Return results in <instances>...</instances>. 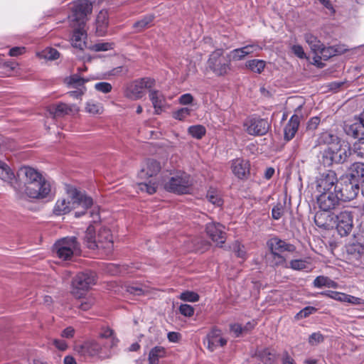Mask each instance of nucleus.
<instances>
[{
  "mask_svg": "<svg viewBox=\"0 0 364 364\" xmlns=\"http://www.w3.org/2000/svg\"><path fill=\"white\" fill-rule=\"evenodd\" d=\"M300 124V117L293 114L284 128V139L289 141L291 140L298 131Z\"/></svg>",
  "mask_w": 364,
  "mask_h": 364,
  "instance_id": "26",
  "label": "nucleus"
},
{
  "mask_svg": "<svg viewBox=\"0 0 364 364\" xmlns=\"http://www.w3.org/2000/svg\"><path fill=\"white\" fill-rule=\"evenodd\" d=\"M206 132L205 127L203 125H193L188 128V133L194 138L200 139Z\"/></svg>",
  "mask_w": 364,
  "mask_h": 364,
  "instance_id": "41",
  "label": "nucleus"
},
{
  "mask_svg": "<svg viewBox=\"0 0 364 364\" xmlns=\"http://www.w3.org/2000/svg\"><path fill=\"white\" fill-rule=\"evenodd\" d=\"M316 311V309L315 307L306 306L302 310H301L297 315L299 316L301 318H306Z\"/></svg>",
  "mask_w": 364,
  "mask_h": 364,
  "instance_id": "64",
  "label": "nucleus"
},
{
  "mask_svg": "<svg viewBox=\"0 0 364 364\" xmlns=\"http://www.w3.org/2000/svg\"><path fill=\"white\" fill-rule=\"evenodd\" d=\"M95 88L98 92L106 94V93H109L111 92V90L112 89V86L109 82H97L95 85Z\"/></svg>",
  "mask_w": 364,
  "mask_h": 364,
  "instance_id": "52",
  "label": "nucleus"
},
{
  "mask_svg": "<svg viewBox=\"0 0 364 364\" xmlns=\"http://www.w3.org/2000/svg\"><path fill=\"white\" fill-rule=\"evenodd\" d=\"M324 340L323 336L320 332H316L311 334L309 337V343L311 346H316L322 343Z\"/></svg>",
  "mask_w": 364,
  "mask_h": 364,
  "instance_id": "51",
  "label": "nucleus"
},
{
  "mask_svg": "<svg viewBox=\"0 0 364 364\" xmlns=\"http://www.w3.org/2000/svg\"><path fill=\"white\" fill-rule=\"evenodd\" d=\"M193 185V180L190 175L180 172L171 176L165 183L164 188L177 194L188 193Z\"/></svg>",
  "mask_w": 364,
  "mask_h": 364,
  "instance_id": "7",
  "label": "nucleus"
},
{
  "mask_svg": "<svg viewBox=\"0 0 364 364\" xmlns=\"http://www.w3.org/2000/svg\"><path fill=\"white\" fill-rule=\"evenodd\" d=\"M92 5L89 0H76L70 16L71 23L85 25L87 16L92 12Z\"/></svg>",
  "mask_w": 364,
  "mask_h": 364,
  "instance_id": "14",
  "label": "nucleus"
},
{
  "mask_svg": "<svg viewBox=\"0 0 364 364\" xmlns=\"http://www.w3.org/2000/svg\"><path fill=\"white\" fill-rule=\"evenodd\" d=\"M321 295L328 296L336 301H344L345 293L334 291H326L321 293Z\"/></svg>",
  "mask_w": 364,
  "mask_h": 364,
  "instance_id": "49",
  "label": "nucleus"
},
{
  "mask_svg": "<svg viewBox=\"0 0 364 364\" xmlns=\"http://www.w3.org/2000/svg\"><path fill=\"white\" fill-rule=\"evenodd\" d=\"M344 130L347 135L353 138H359L360 136L364 135V127L359 119L353 123L346 124L344 127Z\"/></svg>",
  "mask_w": 364,
  "mask_h": 364,
  "instance_id": "29",
  "label": "nucleus"
},
{
  "mask_svg": "<svg viewBox=\"0 0 364 364\" xmlns=\"http://www.w3.org/2000/svg\"><path fill=\"white\" fill-rule=\"evenodd\" d=\"M346 252L352 258L358 259L364 252V247L359 243H353L346 246Z\"/></svg>",
  "mask_w": 364,
  "mask_h": 364,
  "instance_id": "38",
  "label": "nucleus"
},
{
  "mask_svg": "<svg viewBox=\"0 0 364 364\" xmlns=\"http://www.w3.org/2000/svg\"><path fill=\"white\" fill-rule=\"evenodd\" d=\"M304 40L310 47L311 52L314 54L312 63L319 68L323 66L321 60H327L337 53L346 50V49L338 50L333 47H326L316 36L311 33L304 34Z\"/></svg>",
  "mask_w": 364,
  "mask_h": 364,
  "instance_id": "4",
  "label": "nucleus"
},
{
  "mask_svg": "<svg viewBox=\"0 0 364 364\" xmlns=\"http://www.w3.org/2000/svg\"><path fill=\"white\" fill-rule=\"evenodd\" d=\"M166 355V350L162 346H156L153 348L149 353V364H158L159 360L164 357Z\"/></svg>",
  "mask_w": 364,
  "mask_h": 364,
  "instance_id": "33",
  "label": "nucleus"
},
{
  "mask_svg": "<svg viewBox=\"0 0 364 364\" xmlns=\"http://www.w3.org/2000/svg\"><path fill=\"white\" fill-rule=\"evenodd\" d=\"M224 230L225 227L218 223H208L205 228L207 235L211 240L220 245L224 244L225 241V232Z\"/></svg>",
  "mask_w": 364,
  "mask_h": 364,
  "instance_id": "20",
  "label": "nucleus"
},
{
  "mask_svg": "<svg viewBox=\"0 0 364 364\" xmlns=\"http://www.w3.org/2000/svg\"><path fill=\"white\" fill-rule=\"evenodd\" d=\"M180 313L185 316H191L194 314V309L189 304H181L179 306Z\"/></svg>",
  "mask_w": 364,
  "mask_h": 364,
  "instance_id": "57",
  "label": "nucleus"
},
{
  "mask_svg": "<svg viewBox=\"0 0 364 364\" xmlns=\"http://www.w3.org/2000/svg\"><path fill=\"white\" fill-rule=\"evenodd\" d=\"M208 68L217 76H224L231 68L230 59L224 55L223 49H216L209 55Z\"/></svg>",
  "mask_w": 364,
  "mask_h": 364,
  "instance_id": "8",
  "label": "nucleus"
},
{
  "mask_svg": "<svg viewBox=\"0 0 364 364\" xmlns=\"http://www.w3.org/2000/svg\"><path fill=\"white\" fill-rule=\"evenodd\" d=\"M291 50L294 53V54L297 56L300 59H304L306 58V53L300 45H294L291 47Z\"/></svg>",
  "mask_w": 364,
  "mask_h": 364,
  "instance_id": "62",
  "label": "nucleus"
},
{
  "mask_svg": "<svg viewBox=\"0 0 364 364\" xmlns=\"http://www.w3.org/2000/svg\"><path fill=\"white\" fill-rule=\"evenodd\" d=\"M40 56L50 60H56L59 58L60 53L53 48H46L41 53Z\"/></svg>",
  "mask_w": 364,
  "mask_h": 364,
  "instance_id": "43",
  "label": "nucleus"
},
{
  "mask_svg": "<svg viewBox=\"0 0 364 364\" xmlns=\"http://www.w3.org/2000/svg\"><path fill=\"white\" fill-rule=\"evenodd\" d=\"M113 240L111 231L105 228H101L97 233V249H102L106 254L113 250Z\"/></svg>",
  "mask_w": 364,
  "mask_h": 364,
  "instance_id": "19",
  "label": "nucleus"
},
{
  "mask_svg": "<svg viewBox=\"0 0 364 364\" xmlns=\"http://www.w3.org/2000/svg\"><path fill=\"white\" fill-rule=\"evenodd\" d=\"M259 357L265 364H272L274 360V355L267 349L262 350L259 353Z\"/></svg>",
  "mask_w": 364,
  "mask_h": 364,
  "instance_id": "54",
  "label": "nucleus"
},
{
  "mask_svg": "<svg viewBox=\"0 0 364 364\" xmlns=\"http://www.w3.org/2000/svg\"><path fill=\"white\" fill-rule=\"evenodd\" d=\"M17 176L24 181L23 187L21 188L14 186L19 198L27 196L33 199H43L50 194V182L46 179L38 170L30 166H23L18 169Z\"/></svg>",
  "mask_w": 364,
  "mask_h": 364,
  "instance_id": "1",
  "label": "nucleus"
},
{
  "mask_svg": "<svg viewBox=\"0 0 364 364\" xmlns=\"http://www.w3.org/2000/svg\"><path fill=\"white\" fill-rule=\"evenodd\" d=\"M232 173L239 179L247 178L250 173V163L247 160L237 158L231 161Z\"/></svg>",
  "mask_w": 364,
  "mask_h": 364,
  "instance_id": "24",
  "label": "nucleus"
},
{
  "mask_svg": "<svg viewBox=\"0 0 364 364\" xmlns=\"http://www.w3.org/2000/svg\"><path fill=\"white\" fill-rule=\"evenodd\" d=\"M85 110L91 114H100L103 112V107L100 103L89 101L86 104Z\"/></svg>",
  "mask_w": 364,
  "mask_h": 364,
  "instance_id": "40",
  "label": "nucleus"
},
{
  "mask_svg": "<svg viewBox=\"0 0 364 364\" xmlns=\"http://www.w3.org/2000/svg\"><path fill=\"white\" fill-rule=\"evenodd\" d=\"M338 187V178L334 171H326L316 177L315 189L318 194L336 191Z\"/></svg>",
  "mask_w": 364,
  "mask_h": 364,
  "instance_id": "10",
  "label": "nucleus"
},
{
  "mask_svg": "<svg viewBox=\"0 0 364 364\" xmlns=\"http://www.w3.org/2000/svg\"><path fill=\"white\" fill-rule=\"evenodd\" d=\"M262 48L258 45L250 44L231 50L228 56L230 59V61H239L244 59L247 55L260 50Z\"/></svg>",
  "mask_w": 364,
  "mask_h": 364,
  "instance_id": "25",
  "label": "nucleus"
},
{
  "mask_svg": "<svg viewBox=\"0 0 364 364\" xmlns=\"http://www.w3.org/2000/svg\"><path fill=\"white\" fill-rule=\"evenodd\" d=\"M343 141H341L336 134L327 130L320 133L316 140L317 144H324L328 145V146H332L336 144L338 145Z\"/></svg>",
  "mask_w": 364,
  "mask_h": 364,
  "instance_id": "28",
  "label": "nucleus"
},
{
  "mask_svg": "<svg viewBox=\"0 0 364 364\" xmlns=\"http://www.w3.org/2000/svg\"><path fill=\"white\" fill-rule=\"evenodd\" d=\"M309 266V262L306 259H292L288 264V268L294 270H304Z\"/></svg>",
  "mask_w": 364,
  "mask_h": 364,
  "instance_id": "44",
  "label": "nucleus"
},
{
  "mask_svg": "<svg viewBox=\"0 0 364 364\" xmlns=\"http://www.w3.org/2000/svg\"><path fill=\"white\" fill-rule=\"evenodd\" d=\"M0 179L11 184L15 179L14 173L6 164L1 161H0Z\"/></svg>",
  "mask_w": 364,
  "mask_h": 364,
  "instance_id": "32",
  "label": "nucleus"
},
{
  "mask_svg": "<svg viewBox=\"0 0 364 364\" xmlns=\"http://www.w3.org/2000/svg\"><path fill=\"white\" fill-rule=\"evenodd\" d=\"M284 213V208L282 204L278 203L273 207L272 210V216L274 220H279L282 218Z\"/></svg>",
  "mask_w": 364,
  "mask_h": 364,
  "instance_id": "58",
  "label": "nucleus"
},
{
  "mask_svg": "<svg viewBox=\"0 0 364 364\" xmlns=\"http://www.w3.org/2000/svg\"><path fill=\"white\" fill-rule=\"evenodd\" d=\"M74 88L75 89V90L68 92L67 95L75 99H80L87 90L86 87H77Z\"/></svg>",
  "mask_w": 364,
  "mask_h": 364,
  "instance_id": "55",
  "label": "nucleus"
},
{
  "mask_svg": "<svg viewBox=\"0 0 364 364\" xmlns=\"http://www.w3.org/2000/svg\"><path fill=\"white\" fill-rule=\"evenodd\" d=\"M79 249V243L74 236L63 237L58 240L53 247V251L63 260L70 259Z\"/></svg>",
  "mask_w": 364,
  "mask_h": 364,
  "instance_id": "9",
  "label": "nucleus"
},
{
  "mask_svg": "<svg viewBox=\"0 0 364 364\" xmlns=\"http://www.w3.org/2000/svg\"><path fill=\"white\" fill-rule=\"evenodd\" d=\"M246 68L252 72L260 74L266 66L265 61L259 59L247 60L245 63Z\"/></svg>",
  "mask_w": 364,
  "mask_h": 364,
  "instance_id": "34",
  "label": "nucleus"
},
{
  "mask_svg": "<svg viewBox=\"0 0 364 364\" xmlns=\"http://www.w3.org/2000/svg\"><path fill=\"white\" fill-rule=\"evenodd\" d=\"M87 81V79L81 77L77 74H74L65 79V82L70 87H85V83Z\"/></svg>",
  "mask_w": 364,
  "mask_h": 364,
  "instance_id": "37",
  "label": "nucleus"
},
{
  "mask_svg": "<svg viewBox=\"0 0 364 364\" xmlns=\"http://www.w3.org/2000/svg\"><path fill=\"white\" fill-rule=\"evenodd\" d=\"M149 97L156 114H160L166 109L167 102L164 95L161 91L151 89L149 90Z\"/></svg>",
  "mask_w": 364,
  "mask_h": 364,
  "instance_id": "23",
  "label": "nucleus"
},
{
  "mask_svg": "<svg viewBox=\"0 0 364 364\" xmlns=\"http://www.w3.org/2000/svg\"><path fill=\"white\" fill-rule=\"evenodd\" d=\"M71 27L73 28V33L71 38V43L74 48L83 50L86 46L85 41L87 38V33L84 30L85 25L71 23Z\"/></svg>",
  "mask_w": 364,
  "mask_h": 364,
  "instance_id": "21",
  "label": "nucleus"
},
{
  "mask_svg": "<svg viewBox=\"0 0 364 364\" xmlns=\"http://www.w3.org/2000/svg\"><path fill=\"white\" fill-rule=\"evenodd\" d=\"M179 299L185 301L196 302L199 300V296L194 291H186L180 294Z\"/></svg>",
  "mask_w": 364,
  "mask_h": 364,
  "instance_id": "46",
  "label": "nucleus"
},
{
  "mask_svg": "<svg viewBox=\"0 0 364 364\" xmlns=\"http://www.w3.org/2000/svg\"><path fill=\"white\" fill-rule=\"evenodd\" d=\"M207 198L213 205L220 207L223 205V200L217 190L210 188L207 193Z\"/></svg>",
  "mask_w": 364,
  "mask_h": 364,
  "instance_id": "39",
  "label": "nucleus"
},
{
  "mask_svg": "<svg viewBox=\"0 0 364 364\" xmlns=\"http://www.w3.org/2000/svg\"><path fill=\"white\" fill-rule=\"evenodd\" d=\"M191 109L188 107H182L173 113L174 119L178 120H183L190 116Z\"/></svg>",
  "mask_w": 364,
  "mask_h": 364,
  "instance_id": "47",
  "label": "nucleus"
},
{
  "mask_svg": "<svg viewBox=\"0 0 364 364\" xmlns=\"http://www.w3.org/2000/svg\"><path fill=\"white\" fill-rule=\"evenodd\" d=\"M85 242L89 249H97V235L95 236L94 235L93 228L91 226L88 227L86 231L85 236Z\"/></svg>",
  "mask_w": 364,
  "mask_h": 364,
  "instance_id": "36",
  "label": "nucleus"
},
{
  "mask_svg": "<svg viewBox=\"0 0 364 364\" xmlns=\"http://www.w3.org/2000/svg\"><path fill=\"white\" fill-rule=\"evenodd\" d=\"M343 302L355 304V305H360L363 304V300L359 297H356L352 295H349L347 294H345L344 296V301Z\"/></svg>",
  "mask_w": 364,
  "mask_h": 364,
  "instance_id": "60",
  "label": "nucleus"
},
{
  "mask_svg": "<svg viewBox=\"0 0 364 364\" xmlns=\"http://www.w3.org/2000/svg\"><path fill=\"white\" fill-rule=\"evenodd\" d=\"M96 282L95 274L90 271L78 273L72 281V294L81 298Z\"/></svg>",
  "mask_w": 364,
  "mask_h": 364,
  "instance_id": "6",
  "label": "nucleus"
},
{
  "mask_svg": "<svg viewBox=\"0 0 364 364\" xmlns=\"http://www.w3.org/2000/svg\"><path fill=\"white\" fill-rule=\"evenodd\" d=\"M315 224L322 228H327L328 226V218L326 213L322 212H317L314 216Z\"/></svg>",
  "mask_w": 364,
  "mask_h": 364,
  "instance_id": "45",
  "label": "nucleus"
},
{
  "mask_svg": "<svg viewBox=\"0 0 364 364\" xmlns=\"http://www.w3.org/2000/svg\"><path fill=\"white\" fill-rule=\"evenodd\" d=\"M75 352L84 358L98 356L100 358H105L103 355V349L102 344L95 341H87L82 344L76 345L75 347Z\"/></svg>",
  "mask_w": 364,
  "mask_h": 364,
  "instance_id": "15",
  "label": "nucleus"
},
{
  "mask_svg": "<svg viewBox=\"0 0 364 364\" xmlns=\"http://www.w3.org/2000/svg\"><path fill=\"white\" fill-rule=\"evenodd\" d=\"M245 132L252 136H263L270 127L267 119L259 117H248L243 122Z\"/></svg>",
  "mask_w": 364,
  "mask_h": 364,
  "instance_id": "13",
  "label": "nucleus"
},
{
  "mask_svg": "<svg viewBox=\"0 0 364 364\" xmlns=\"http://www.w3.org/2000/svg\"><path fill=\"white\" fill-rule=\"evenodd\" d=\"M338 191L318 193L316 196V201L318 208L323 212H330L339 208L341 200L339 197Z\"/></svg>",
  "mask_w": 364,
  "mask_h": 364,
  "instance_id": "12",
  "label": "nucleus"
},
{
  "mask_svg": "<svg viewBox=\"0 0 364 364\" xmlns=\"http://www.w3.org/2000/svg\"><path fill=\"white\" fill-rule=\"evenodd\" d=\"M127 291L130 294L140 296L144 294V290L139 285H130L127 287Z\"/></svg>",
  "mask_w": 364,
  "mask_h": 364,
  "instance_id": "61",
  "label": "nucleus"
},
{
  "mask_svg": "<svg viewBox=\"0 0 364 364\" xmlns=\"http://www.w3.org/2000/svg\"><path fill=\"white\" fill-rule=\"evenodd\" d=\"M232 250L236 254L238 257L244 259L245 257V250L243 245H242L239 242L236 241L232 244Z\"/></svg>",
  "mask_w": 364,
  "mask_h": 364,
  "instance_id": "53",
  "label": "nucleus"
},
{
  "mask_svg": "<svg viewBox=\"0 0 364 364\" xmlns=\"http://www.w3.org/2000/svg\"><path fill=\"white\" fill-rule=\"evenodd\" d=\"M336 228L341 236L350 233L353 228V216L350 211L343 210L336 216Z\"/></svg>",
  "mask_w": 364,
  "mask_h": 364,
  "instance_id": "17",
  "label": "nucleus"
},
{
  "mask_svg": "<svg viewBox=\"0 0 364 364\" xmlns=\"http://www.w3.org/2000/svg\"><path fill=\"white\" fill-rule=\"evenodd\" d=\"M321 122V119L318 117H313L307 122L306 129L307 130H315Z\"/></svg>",
  "mask_w": 364,
  "mask_h": 364,
  "instance_id": "59",
  "label": "nucleus"
},
{
  "mask_svg": "<svg viewBox=\"0 0 364 364\" xmlns=\"http://www.w3.org/2000/svg\"><path fill=\"white\" fill-rule=\"evenodd\" d=\"M339 197L342 202L350 201L356 198L360 188L358 183L353 182L346 183L343 187H338Z\"/></svg>",
  "mask_w": 364,
  "mask_h": 364,
  "instance_id": "22",
  "label": "nucleus"
},
{
  "mask_svg": "<svg viewBox=\"0 0 364 364\" xmlns=\"http://www.w3.org/2000/svg\"><path fill=\"white\" fill-rule=\"evenodd\" d=\"M348 175L354 181H358L364 177V164L361 162L352 164L348 168Z\"/></svg>",
  "mask_w": 364,
  "mask_h": 364,
  "instance_id": "30",
  "label": "nucleus"
},
{
  "mask_svg": "<svg viewBox=\"0 0 364 364\" xmlns=\"http://www.w3.org/2000/svg\"><path fill=\"white\" fill-rule=\"evenodd\" d=\"M267 247L270 252L282 254L285 252H293L296 250V247L285 240H281L277 237L269 239L267 242Z\"/></svg>",
  "mask_w": 364,
  "mask_h": 364,
  "instance_id": "18",
  "label": "nucleus"
},
{
  "mask_svg": "<svg viewBox=\"0 0 364 364\" xmlns=\"http://www.w3.org/2000/svg\"><path fill=\"white\" fill-rule=\"evenodd\" d=\"M353 151L358 157L364 158V137H360L353 145Z\"/></svg>",
  "mask_w": 364,
  "mask_h": 364,
  "instance_id": "50",
  "label": "nucleus"
},
{
  "mask_svg": "<svg viewBox=\"0 0 364 364\" xmlns=\"http://www.w3.org/2000/svg\"><path fill=\"white\" fill-rule=\"evenodd\" d=\"M227 342V339L223 337L221 331L217 328H212L203 341L204 345L210 352L219 347H223Z\"/></svg>",
  "mask_w": 364,
  "mask_h": 364,
  "instance_id": "16",
  "label": "nucleus"
},
{
  "mask_svg": "<svg viewBox=\"0 0 364 364\" xmlns=\"http://www.w3.org/2000/svg\"><path fill=\"white\" fill-rule=\"evenodd\" d=\"M351 154L350 145L345 141L332 146H328L321 152V162L324 166L333 164H343Z\"/></svg>",
  "mask_w": 364,
  "mask_h": 364,
  "instance_id": "5",
  "label": "nucleus"
},
{
  "mask_svg": "<svg viewBox=\"0 0 364 364\" xmlns=\"http://www.w3.org/2000/svg\"><path fill=\"white\" fill-rule=\"evenodd\" d=\"M269 264L272 267H283L288 268V264L287 259L282 254H277L276 252H270V257L268 258Z\"/></svg>",
  "mask_w": 364,
  "mask_h": 364,
  "instance_id": "35",
  "label": "nucleus"
},
{
  "mask_svg": "<svg viewBox=\"0 0 364 364\" xmlns=\"http://www.w3.org/2000/svg\"><path fill=\"white\" fill-rule=\"evenodd\" d=\"M313 285L316 288L328 287L336 289L338 287L337 282L325 276L316 277L313 282Z\"/></svg>",
  "mask_w": 364,
  "mask_h": 364,
  "instance_id": "31",
  "label": "nucleus"
},
{
  "mask_svg": "<svg viewBox=\"0 0 364 364\" xmlns=\"http://www.w3.org/2000/svg\"><path fill=\"white\" fill-rule=\"evenodd\" d=\"M154 20L153 15H147L144 16L141 20L138 21L134 24V27L137 29V31H140L144 28L150 26L151 22Z\"/></svg>",
  "mask_w": 364,
  "mask_h": 364,
  "instance_id": "42",
  "label": "nucleus"
},
{
  "mask_svg": "<svg viewBox=\"0 0 364 364\" xmlns=\"http://www.w3.org/2000/svg\"><path fill=\"white\" fill-rule=\"evenodd\" d=\"M154 85L155 80L150 77L136 80L127 86L125 95L133 100L141 99L144 95L145 90H151Z\"/></svg>",
  "mask_w": 364,
  "mask_h": 364,
  "instance_id": "11",
  "label": "nucleus"
},
{
  "mask_svg": "<svg viewBox=\"0 0 364 364\" xmlns=\"http://www.w3.org/2000/svg\"><path fill=\"white\" fill-rule=\"evenodd\" d=\"M68 198L58 199L53 208V213L55 215H63L69 213L71 210L81 208V210L75 212V217L80 218L83 215L90 214L94 222L100 219L98 213L87 210L93 205V200L85 192H82L73 187L67 188Z\"/></svg>",
  "mask_w": 364,
  "mask_h": 364,
  "instance_id": "2",
  "label": "nucleus"
},
{
  "mask_svg": "<svg viewBox=\"0 0 364 364\" xmlns=\"http://www.w3.org/2000/svg\"><path fill=\"white\" fill-rule=\"evenodd\" d=\"M112 43H98L93 46V50L95 51H107L113 48Z\"/></svg>",
  "mask_w": 364,
  "mask_h": 364,
  "instance_id": "56",
  "label": "nucleus"
},
{
  "mask_svg": "<svg viewBox=\"0 0 364 364\" xmlns=\"http://www.w3.org/2000/svg\"><path fill=\"white\" fill-rule=\"evenodd\" d=\"M193 101V97L190 93L183 94L178 99L179 103L183 105H191Z\"/></svg>",
  "mask_w": 364,
  "mask_h": 364,
  "instance_id": "63",
  "label": "nucleus"
},
{
  "mask_svg": "<svg viewBox=\"0 0 364 364\" xmlns=\"http://www.w3.org/2000/svg\"><path fill=\"white\" fill-rule=\"evenodd\" d=\"M79 111L78 107L75 105H68L63 102H60L54 105L51 108V113L53 114L54 117H60L65 115L74 114Z\"/></svg>",
  "mask_w": 364,
  "mask_h": 364,
  "instance_id": "27",
  "label": "nucleus"
},
{
  "mask_svg": "<svg viewBox=\"0 0 364 364\" xmlns=\"http://www.w3.org/2000/svg\"><path fill=\"white\" fill-rule=\"evenodd\" d=\"M114 331L112 329L109 328H105L102 329V332L100 333V337L101 338H111V347H114L117 345L118 342V339L113 336Z\"/></svg>",
  "mask_w": 364,
  "mask_h": 364,
  "instance_id": "48",
  "label": "nucleus"
},
{
  "mask_svg": "<svg viewBox=\"0 0 364 364\" xmlns=\"http://www.w3.org/2000/svg\"><path fill=\"white\" fill-rule=\"evenodd\" d=\"M160 170L161 166L158 161L153 159L147 160L138 174V177L140 179L145 180V181L138 183L139 189L150 195L156 193L159 186V182L155 176Z\"/></svg>",
  "mask_w": 364,
  "mask_h": 364,
  "instance_id": "3",
  "label": "nucleus"
}]
</instances>
